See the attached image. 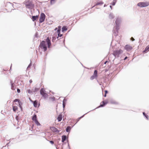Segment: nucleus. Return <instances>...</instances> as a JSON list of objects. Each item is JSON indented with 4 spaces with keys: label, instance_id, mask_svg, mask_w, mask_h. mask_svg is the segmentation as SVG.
Returning a JSON list of instances; mask_svg holds the SVG:
<instances>
[{
    "label": "nucleus",
    "instance_id": "obj_1",
    "mask_svg": "<svg viewBox=\"0 0 149 149\" xmlns=\"http://www.w3.org/2000/svg\"><path fill=\"white\" fill-rule=\"evenodd\" d=\"M122 18L120 17H118L116 18L115 22V25L113 31V34L115 36L118 35V31L119 29L120 25L122 22Z\"/></svg>",
    "mask_w": 149,
    "mask_h": 149
},
{
    "label": "nucleus",
    "instance_id": "obj_2",
    "mask_svg": "<svg viewBox=\"0 0 149 149\" xmlns=\"http://www.w3.org/2000/svg\"><path fill=\"white\" fill-rule=\"evenodd\" d=\"M137 6L141 8H143L147 7L149 6V2H142L139 3Z\"/></svg>",
    "mask_w": 149,
    "mask_h": 149
},
{
    "label": "nucleus",
    "instance_id": "obj_3",
    "mask_svg": "<svg viewBox=\"0 0 149 149\" xmlns=\"http://www.w3.org/2000/svg\"><path fill=\"white\" fill-rule=\"evenodd\" d=\"M26 6V8L31 9L34 7V5L32 3L31 1H27L26 2L25 4Z\"/></svg>",
    "mask_w": 149,
    "mask_h": 149
},
{
    "label": "nucleus",
    "instance_id": "obj_4",
    "mask_svg": "<svg viewBox=\"0 0 149 149\" xmlns=\"http://www.w3.org/2000/svg\"><path fill=\"white\" fill-rule=\"evenodd\" d=\"M123 52V51L121 49L116 50L113 52V54L115 57H118L119 55Z\"/></svg>",
    "mask_w": 149,
    "mask_h": 149
},
{
    "label": "nucleus",
    "instance_id": "obj_5",
    "mask_svg": "<svg viewBox=\"0 0 149 149\" xmlns=\"http://www.w3.org/2000/svg\"><path fill=\"white\" fill-rule=\"evenodd\" d=\"M40 48L44 49V51H46L47 47L46 42L44 41H42L40 43Z\"/></svg>",
    "mask_w": 149,
    "mask_h": 149
},
{
    "label": "nucleus",
    "instance_id": "obj_6",
    "mask_svg": "<svg viewBox=\"0 0 149 149\" xmlns=\"http://www.w3.org/2000/svg\"><path fill=\"white\" fill-rule=\"evenodd\" d=\"M40 94L45 98H46L47 96V94L45 93V90L43 88H41L40 91Z\"/></svg>",
    "mask_w": 149,
    "mask_h": 149
},
{
    "label": "nucleus",
    "instance_id": "obj_7",
    "mask_svg": "<svg viewBox=\"0 0 149 149\" xmlns=\"http://www.w3.org/2000/svg\"><path fill=\"white\" fill-rule=\"evenodd\" d=\"M45 15L43 13L41 14L39 18L40 22L41 23L43 22L45 20Z\"/></svg>",
    "mask_w": 149,
    "mask_h": 149
},
{
    "label": "nucleus",
    "instance_id": "obj_8",
    "mask_svg": "<svg viewBox=\"0 0 149 149\" xmlns=\"http://www.w3.org/2000/svg\"><path fill=\"white\" fill-rule=\"evenodd\" d=\"M97 77V71L95 70L94 71L93 74L92 75L91 78L90 79L91 80H93L94 79L96 78Z\"/></svg>",
    "mask_w": 149,
    "mask_h": 149
},
{
    "label": "nucleus",
    "instance_id": "obj_9",
    "mask_svg": "<svg viewBox=\"0 0 149 149\" xmlns=\"http://www.w3.org/2000/svg\"><path fill=\"white\" fill-rule=\"evenodd\" d=\"M50 129L53 132L58 133L60 132L59 130L54 127H50Z\"/></svg>",
    "mask_w": 149,
    "mask_h": 149
},
{
    "label": "nucleus",
    "instance_id": "obj_10",
    "mask_svg": "<svg viewBox=\"0 0 149 149\" xmlns=\"http://www.w3.org/2000/svg\"><path fill=\"white\" fill-rule=\"evenodd\" d=\"M132 49V47L129 45H127L125 47V49L127 51H130Z\"/></svg>",
    "mask_w": 149,
    "mask_h": 149
},
{
    "label": "nucleus",
    "instance_id": "obj_11",
    "mask_svg": "<svg viewBox=\"0 0 149 149\" xmlns=\"http://www.w3.org/2000/svg\"><path fill=\"white\" fill-rule=\"evenodd\" d=\"M30 101L33 104L34 107H37L38 106V101L37 100H35L33 101L32 100L30 99Z\"/></svg>",
    "mask_w": 149,
    "mask_h": 149
},
{
    "label": "nucleus",
    "instance_id": "obj_12",
    "mask_svg": "<svg viewBox=\"0 0 149 149\" xmlns=\"http://www.w3.org/2000/svg\"><path fill=\"white\" fill-rule=\"evenodd\" d=\"M46 42L48 46V47L49 48L51 45V42L49 38L47 37L46 40Z\"/></svg>",
    "mask_w": 149,
    "mask_h": 149
},
{
    "label": "nucleus",
    "instance_id": "obj_13",
    "mask_svg": "<svg viewBox=\"0 0 149 149\" xmlns=\"http://www.w3.org/2000/svg\"><path fill=\"white\" fill-rule=\"evenodd\" d=\"M102 104H101L98 107V108L104 107L105 106V105H106L107 103V102L104 101H102Z\"/></svg>",
    "mask_w": 149,
    "mask_h": 149
},
{
    "label": "nucleus",
    "instance_id": "obj_14",
    "mask_svg": "<svg viewBox=\"0 0 149 149\" xmlns=\"http://www.w3.org/2000/svg\"><path fill=\"white\" fill-rule=\"evenodd\" d=\"M67 139V136L65 135H63L62 136V142H64Z\"/></svg>",
    "mask_w": 149,
    "mask_h": 149
},
{
    "label": "nucleus",
    "instance_id": "obj_15",
    "mask_svg": "<svg viewBox=\"0 0 149 149\" xmlns=\"http://www.w3.org/2000/svg\"><path fill=\"white\" fill-rule=\"evenodd\" d=\"M103 4V3L102 2V1H100V2H97L96 4L95 5H94L92 7V8L94 7H95V6H97V5H102Z\"/></svg>",
    "mask_w": 149,
    "mask_h": 149
},
{
    "label": "nucleus",
    "instance_id": "obj_16",
    "mask_svg": "<svg viewBox=\"0 0 149 149\" xmlns=\"http://www.w3.org/2000/svg\"><path fill=\"white\" fill-rule=\"evenodd\" d=\"M38 18V15L33 16H32V19L33 21L36 20Z\"/></svg>",
    "mask_w": 149,
    "mask_h": 149
},
{
    "label": "nucleus",
    "instance_id": "obj_17",
    "mask_svg": "<svg viewBox=\"0 0 149 149\" xmlns=\"http://www.w3.org/2000/svg\"><path fill=\"white\" fill-rule=\"evenodd\" d=\"M10 83L11 85V88L12 90H15V87L14 85V84L13 82V81L12 80L10 81Z\"/></svg>",
    "mask_w": 149,
    "mask_h": 149
},
{
    "label": "nucleus",
    "instance_id": "obj_18",
    "mask_svg": "<svg viewBox=\"0 0 149 149\" xmlns=\"http://www.w3.org/2000/svg\"><path fill=\"white\" fill-rule=\"evenodd\" d=\"M149 51V45L143 51V53H146Z\"/></svg>",
    "mask_w": 149,
    "mask_h": 149
},
{
    "label": "nucleus",
    "instance_id": "obj_19",
    "mask_svg": "<svg viewBox=\"0 0 149 149\" xmlns=\"http://www.w3.org/2000/svg\"><path fill=\"white\" fill-rule=\"evenodd\" d=\"M32 120L33 121H34L37 120V116L36 114H34V115L32 116Z\"/></svg>",
    "mask_w": 149,
    "mask_h": 149
},
{
    "label": "nucleus",
    "instance_id": "obj_20",
    "mask_svg": "<svg viewBox=\"0 0 149 149\" xmlns=\"http://www.w3.org/2000/svg\"><path fill=\"white\" fill-rule=\"evenodd\" d=\"M114 17L113 14L112 13H110L109 15V18L110 19H113Z\"/></svg>",
    "mask_w": 149,
    "mask_h": 149
},
{
    "label": "nucleus",
    "instance_id": "obj_21",
    "mask_svg": "<svg viewBox=\"0 0 149 149\" xmlns=\"http://www.w3.org/2000/svg\"><path fill=\"white\" fill-rule=\"evenodd\" d=\"M62 116L61 115H58V118L57 120L58 122H60L62 120Z\"/></svg>",
    "mask_w": 149,
    "mask_h": 149
},
{
    "label": "nucleus",
    "instance_id": "obj_22",
    "mask_svg": "<svg viewBox=\"0 0 149 149\" xmlns=\"http://www.w3.org/2000/svg\"><path fill=\"white\" fill-rule=\"evenodd\" d=\"M71 129V127L70 126H68L66 128V132H69Z\"/></svg>",
    "mask_w": 149,
    "mask_h": 149
},
{
    "label": "nucleus",
    "instance_id": "obj_23",
    "mask_svg": "<svg viewBox=\"0 0 149 149\" xmlns=\"http://www.w3.org/2000/svg\"><path fill=\"white\" fill-rule=\"evenodd\" d=\"M67 28L66 26H64L62 28V31L63 32L64 31L67 30Z\"/></svg>",
    "mask_w": 149,
    "mask_h": 149
},
{
    "label": "nucleus",
    "instance_id": "obj_24",
    "mask_svg": "<svg viewBox=\"0 0 149 149\" xmlns=\"http://www.w3.org/2000/svg\"><path fill=\"white\" fill-rule=\"evenodd\" d=\"M17 109L18 107L17 106H13V109L14 112H16Z\"/></svg>",
    "mask_w": 149,
    "mask_h": 149
},
{
    "label": "nucleus",
    "instance_id": "obj_25",
    "mask_svg": "<svg viewBox=\"0 0 149 149\" xmlns=\"http://www.w3.org/2000/svg\"><path fill=\"white\" fill-rule=\"evenodd\" d=\"M18 104H19V107L20 108L21 111H22V103L20 101V102H19Z\"/></svg>",
    "mask_w": 149,
    "mask_h": 149
},
{
    "label": "nucleus",
    "instance_id": "obj_26",
    "mask_svg": "<svg viewBox=\"0 0 149 149\" xmlns=\"http://www.w3.org/2000/svg\"><path fill=\"white\" fill-rule=\"evenodd\" d=\"M143 115L146 118V119L148 120V116L144 112L143 113Z\"/></svg>",
    "mask_w": 149,
    "mask_h": 149
},
{
    "label": "nucleus",
    "instance_id": "obj_27",
    "mask_svg": "<svg viewBox=\"0 0 149 149\" xmlns=\"http://www.w3.org/2000/svg\"><path fill=\"white\" fill-rule=\"evenodd\" d=\"M87 113H86V114H84L82 116H81L79 117V118H78L77 119V121L76 122V123L75 124V125L79 121V120L82 118L84 116V115L86 114Z\"/></svg>",
    "mask_w": 149,
    "mask_h": 149
},
{
    "label": "nucleus",
    "instance_id": "obj_28",
    "mask_svg": "<svg viewBox=\"0 0 149 149\" xmlns=\"http://www.w3.org/2000/svg\"><path fill=\"white\" fill-rule=\"evenodd\" d=\"M57 39V38H56L55 37H53L52 38V41L53 42H55L56 41H57V40H56Z\"/></svg>",
    "mask_w": 149,
    "mask_h": 149
},
{
    "label": "nucleus",
    "instance_id": "obj_29",
    "mask_svg": "<svg viewBox=\"0 0 149 149\" xmlns=\"http://www.w3.org/2000/svg\"><path fill=\"white\" fill-rule=\"evenodd\" d=\"M35 123L37 125V126H40L41 125L40 123L38 122V120H37L34 121Z\"/></svg>",
    "mask_w": 149,
    "mask_h": 149
},
{
    "label": "nucleus",
    "instance_id": "obj_30",
    "mask_svg": "<svg viewBox=\"0 0 149 149\" xmlns=\"http://www.w3.org/2000/svg\"><path fill=\"white\" fill-rule=\"evenodd\" d=\"M116 2V0H113V1L111 3V4L113 6H114L115 5Z\"/></svg>",
    "mask_w": 149,
    "mask_h": 149
},
{
    "label": "nucleus",
    "instance_id": "obj_31",
    "mask_svg": "<svg viewBox=\"0 0 149 149\" xmlns=\"http://www.w3.org/2000/svg\"><path fill=\"white\" fill-rule=\"evenodd\" d=\"M49 99H51L52 101H54L55 100V98L54 97H50Z\"/></svg>",
    "mask_w": 149,
    "mask_h": 149
},
{
    "label": "nucleus",
    "instance_id": "obj_32",
    "mask_svg": "<svg viewBox=\"0 0 149 149\" xmlns=\"http://www.w3.org/2000/svg\"><path fill=\"white\" fill-rule=\"evenodd\" d=\"M39 89V88H35L34 91H33V92H37Z\"/></svg>",
    "mask_w": 149,
    "mask_h": 149
},
{
    "label": "nucleus",
    "instance_id": "obj_33",
    "mask_svg": "<svg viewBox=\"0 0 149 149\" xmlns=\"http://www.w3.org/2000/svg\"><path fill=\"white\" fill-rule=\"evenodd\" d=\"M57 32L58 33V34H59L61 33V28H59L58 29L57 31Z\"/></svg>",
    "mask_w": 149,
    "mask_h": 149
},
{
    "label": "nucleus",
    "instance_id": "obj_34",
    "mask_svg": "<svg viewBox=\"0 0 149 149\" xmlns=\"http://www.w3.org/2000/svg\"><path fill=\"white\" fill-rule=\"evenodd\" d=\"M27 92H28L29 93H30V94H31V93H32L33 92V90H32V91L31 90H30V89H29V90H27Z\"/></svg>",
    "mask_w": 149,
    "mask_h": 149
},
{
    "label": "nucleus",
    "instance_id": "obj_35",
    "mask_svg": "<svg viewBox=\"0 0 149 149\" xmlns=\"http://www.w3.org/2000/svg\"><path fill=\"white\" fill-rule=\"evenodd\" d=\"M20 100H19V99H15L13 101L14 102H18V103H19V102H20Z\"/></svg>",
    "mask_w": 149,
    "mask_h": 149
},
{
    "label": "nucleus",
    "instance_id": "obj_36",
    "mask_svg": "<svg viewBox=\"0 0 149 149\" xmlns=\"http://www.w3.org/2000/svg\"><path fill=\"white\" fill-rule=\"evenodd\" d=\"M58 36L57 37V40H58V38H59V37H61L62 36V34H61V33L59 34H58Z\"/></svg>",
    "mask_w": 149,
    "mask_h": 149
},
{
    "label": "nucleus",
    "instance_id": "obj_37",
    "mask_svg": "<svg viewBox=\"0 0 149 149\" xmlns=\"http://www.w3.org/2000/svg\"><path fill=\"white\" fill-rule=\"evenodd\" d=\"M111 103L112 104H116L117 103L115 101H111Z\"/></svg>",
    "mask_w": 149,
    "mask_h": 149
},
{
    "label": "nucleus",
    "instance_id": "obj_38",
    "mask_svg": "<svg viewBox=\"0 0 149 149\" xmlns=\"http://www.w3.org/2000/svg\"><path fill=\"white\" fill-rule=\"evenodd\" d=\"M31 65V63L29 64V65L27 67V69H28L29 68Z\"/></svg>",
    "mask_w": 149,
    "mask_h": 149
},
{
    "label": "nucleus",
    "instance_id": "obj_39",
    "mask_svg": "<svg viewBox=\"0 0 149 149\" xmlns=\"http://www.w3.org/2000/svg\"><path fill=\"white\" fill-rule=\"evenodd\" d=\"M17 92L18 93H19L20 92V90L19 89V88H17Z\"/></svg>",
    "mask_w": 149,
    "mask_h": 149
},
{
    "label": "nucleus",
    "instance_id": "obj_40",
    "mask_svg": "<svg viewBox=\"0 0 149 149\" xmlns=\"http://www.w3.org/2000/svg\"><path fill=\"white\" fill-rule=\"evenodd\" d=\"M130 40H132V41H134V38H133L132 37L131 38H130Z\"/></svg>",
    "mask_w": 149,
    "mask_h": 149
},
{
    "label": "nucleus",
    "instance_id": "obj_41",
    "mask_svg": "<svg viewBox=\"0 0 149 149\" xmlns=\"http://www.w3.org/2000/svg\"><path fill=\"white\" fill-rule=\"evenodd\" d=\"M49 142L52 144H53L54 143V142L52 141H50Z\"/></svg>",
    "mask_w": 149,
    "mask_h": 149
},
{
    "label": "nucleus",
    "instance_id": "obj_42",
    "mask_svg": "<svg viewBox=\"0 0 149 149\" xmlns=\"http://www.w3.org/2000/svg\"><path fill=\"white\" fill-rule=\"evenodd\" d=\"M66 101H67V100H66V99L64 98V99H63V102H66Z\"/></svg>",
    "mask_w": 149,
    "mask_h": 149
},
{
    "label": "nucleus",
    "instance_id": "obj_43",
    "mask_svg": "<svg viewBox=\"0 0 149 149\" xmlns=\"http://www.w3.org/2000/svg\"><path fill=\"white\" fill-rule=\"evenodd\" d=\"M38 34L37 33H36V34H35V36L36 37V38H37L38 37Z\"/></svg>",
    "mask_w": 149,
    "mask_h": 149
},
{
    "label": "nucleus",
    "instance_id": "obj_44",
    "mask_svg": "<svg viewBox=\"0 0 149 149\" xmlns=\"http://www.w3.org/2000/svg\"><path fill=\"white\" fill-rule=\"evenodd\" d=\"M108 91L107 90L105 91V94H107L108 93Z\"/></svg>",
    "mask_w": 149,
    "mask_h": 149
},
{
    "label": "nucleus",
    "instance_id": "obj_45",
    "mask_svg": "<svg viewBox=\"0 0 149 149\" xmlns=\"http://www.w3.org/2000/svg\"><path fill=\"white\" fill-rule=\"evenodd\" d=\"M51 0V3L52 4V2L54 1L55 0Z\"/></svg>",
    "mask_w": 149,
    "mask_h": 149
},
{
    "label": "nucleus",
    "instance_id": "obj_46",
    "mask_svg": "<svg viewBox=\"0 0 149 149\" xmlns=\"http://www.w3.org/2000/svg\"><path fill=\"white\" fill-rule=\"evenodd\" d=\"M29 81L30 83H31L32 82V80L31 79L29 80Z\"/></svg>",
    "mask_w": 149,
    "mask_h": 149
},
{
    "label": "nucleus",
    "instance_id": "obj_47",
    "mask_svg": "<svg viewBox=\"0 0 149 149\" xmlns=\"http://www.w3.org/2000/svg\"><path fill=\"white\" fill-rule=\"evenodd\" d=\"M63 104H66V102H63Z\"/></svg>",
    "mask_w": 149,
    "mask_h": 149
},
{
    "label": "nucleus",
    "instance_id": "obj_48",
    "mask_svg": "<svg viewBox=\"0 0 149 149\" xmlns=\"http://www.w3.org/2000/svg\"><path fill=\"white\" fill-rule=\"evenodd\" d=\"M7 4H10V5H11V6L12 5L11 3L10 2H8L7 3Z\"/></svg>",
    "mask_w": 149,
    "mask_h": 149
},
{
    "label": "nucleus",
    "instance_id": "obj_49",
    "mask_svg": "<svg viewBox=\"0 0 149 149\" xmlns=\"http://www.w3.org/2000/svg\"><path fill=\"white\" fill-rule=\"evenodd\" d=\"M127 58V56H125L124 59V60H126Z\"/></svg>",
    "mask_w": 149,
    "mask_h": 149
},
{
    "label": "nucleus",
    "instance_id": "obj_50",
    "mask_svg": "<svg viewBox=\"0 0 149 149\" xmlns=\"http://www.w3.org/2000/svg\"><path fill=\"white\" fill-rule=\"evenodd\" d=\"M63 108H64L65 107V104H63Z\"/></svg>",
    "mask_w": 149,
    "mask_h": 149
},
{
    "label": "nucleus",
    "instance_id": "obj_51",
    "mask_svg": "<svg viewBox=\"0 0 149 149\" xmlns=\"http://www.w3.org/2000/svg\"><path fill=\"white\" fill-rule=\"evenodd\" d=\"M68 147L69 148V149H70V146H69V144L68 143Z\"/></svg>",
    "mask_w": 149,
    "mask_h": 149
},
{
    "label": "nucleus",
    "instance_id": "obj_52",
    "mask_svg": "<svg viewBox=\"0 0 149 149\" xmlns=\"http://www.w3.org/2000/svg\"><path fill=\"white\" fill-rule=\"evenodd\" d=\"M107 62H108V61H106L105 62H104V64H106Z\"/></svg>",
    "mask_w": 149,
    "mask_h": 149
},
{
    "label": "nucleus",
    "instance_id": "obj_53",
    "mask_svg": "<svg viewBox=\"0 0 149 149\" xmlns=\"http://www.w3.org/2000/svg\"><path fill=\"white\" fill-rule=\"evenodd\" d=\"M106 94H104V97H106V96H107Z\"/></svg>",
    "mask_w": 149,
    "mask_h": 149
},
{
    "label": "nucleus",
    "instance_id": "obj_54",
    "mask_svg": "<svg viewBox=\"0 0 149 149\" xmlns=\"http://www.w3.org/2000/svg\"><path fill=\"white\" fill-rule=\"evenodd\" d=\"M9 143H8L7 144H6V145L7 146H8V144H9Z\"/></svg>",
    "mask_w": 149,
    "mask_h": 149
},
{
    "label": "nucleus",
    "instance_id": "obj_55",
    "mask_svg": "<svg viewBox=\"0 0 149 149\" xmlns=\"http://www.w3.org/2000/svg\"><path fill=\"white\" fill-rule=\"evenodd\" d=\"M110 8L111 9L112 8V6H110Z\"/></svg>",
    "mask_w": 149,
    "mask_h": 149
},
{
    "label": "nucleus",
    "instance_id": "obj_56",
    "mask_svg": "<svg viewBox=\"0 0 149 149\" xmlns=\"http://www.w3.org/2000/svg\"><path fill=\"white\" fill-rule=\"evenodd\" d=\"M57 29V28H56L55 29V30H56Z\"/></svg>",
    "mask_w": 149,
    "mask_h": 149
},
{
    "label": "nucleus",
    "instance_id": "obj_57",
    "mask_svg": "<svg viewBox=\"0 0 149 149\" xmlns=\"http://www.w3.org/2000/svg\"><path fill=\"white\" fill-rule=\"evenodd\" d=\"M11 66H12V64H11V66L10 67V69H11Z\"/></svg>",
    "mask_w": 149,
    "mask_h": 149
},
{
    "label": "nucleus",
    "instance_id": "obj_58",
    "mask_svg": "<svg viewBox=\"0 0 149 149\" xmlns=\"http://www.w3.org/2000/svg\"><path fill=\"white\" fill-rule=\"evenodd\" d=\"M100 84V85H101V84H100H100Z\"/></svg>",
    "mask_w": 149,
    "mask_h": 149
},
{
    "label": "nucleus",
    "instance_id": "obj_59",
    "mask_svg": "<svg viewBox=\"0 0 149 149\" xmlns=\"http://www.w3.org/2000/svg\"><path fill=\"white\" fill-rule=\"evenodd\" d=\"M16 118L17 120V117H16Z\"/></svg>",
    "mask_w": 149,
    "mask_h": 149
}]
</instances>
